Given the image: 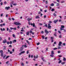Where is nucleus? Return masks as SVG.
Returning a JSON list of instances; mask_svg holds the SVG:
<instances>
[{"instance_id":"22","label":"nucleus","mask_w":66,"mask_h":66,"mask_svg":"<svg viewBox=\"0 0 66 66\" xmlns=\"http://www.w3.org/2000/svg\"><path fill=\"white\" fill-rule=\"evenodd\" d=\"M59 38H62V35L60 34V35L59 36Z\"/></svg>"},{"instance_id":"25","label":"nucleus","mask_w":66,"mask_h":66,"mask_svg":"<svg viewBox=\"0 0 66 66\" xmlns=\"http://www.w3.org/2000/svg\"><path fill=\"white\" fill-rule=\"evenodd\" d=\"M59 57H62V55H58Z\"/></svg>"},{"instance_id":"8","label":"nucleus","mask_w":66,"mask_h":66,"mask_svg":"<svg viewBox=\"0 0 66 66\" xmlns=\"http://www.w3.org/2000/svg\"><path fill=\"white\" fill-rule=\"evenodd\" d=\"M62 43L61 42H59L58 44L59 46H61V45H62Z\"/></svg>"},{"instance_id":"2","label":"nucleus","mask_w":66,"mask_h":66,"mask_svg":"<svg viewBox=\"0 0 66 66\" xmlns=\"http://www.w3.org/2000/svg\"><path fill=\"white\" fill-rule=\"evenodd\" d=\"M0 52L1 54V56H2V57L3 56V51L2 50H1L0 51Z\"/></svg>"},{"instance_id":"45","label":"nucleus","mask_w":66,"mask_h":66,"mask_svg":"<svg viewBox=\"0 0 66 66\" xmlns=\"http://www.w3.org/2000/svg\"><path fill=\"white\" fill-rule=\"evenodd\" d=\"M58 33H59V34H61V32L60 31L58 30Z\"/></svg>"},{"instance_id":"5","label":"nucleus","mask_w":66,"mask_h":66,"mask_svg":"<svg viewBox=\"0 0 66 66\" xmlns=\"http://www.w3.org/2000/svg\"><path fill=\"white\" fill-rule=\"evenodd\" d=\"M50 24L48 23V29H51L50 28H51V26Z\"/></svg>"},{"instance_id":"37","label":"nucleus","mask_w":66,"mask_h":66,"mask_svg":"<svg viewBox=\"0 0 66 66\" xmlns=\"http://www.w3.org/2000/svg\"><path fill=\"white\" fill-rule=\"evenodd\" d=\"M40 44V43L39 42L37 44V45H39Z\"/></svg>"},{"instance_id":"21","label":"nucleus","mask_w":66,"mask_h":66,"mask_svg":"<svg viewBox=\"0 0 66 66\" xmlns=\"http://www.w3.org/2000/svg\"><path fill=\"white\" fill-rule=\"evenodd\" d=\"M66 58H65V57H63V61H66Z\"/></svg>"},{"instance_id":"1","label":"nucleus","mask_w":66,"mask_h":66,"mask_svg":"<svg viewBox=\"0 0 66 66\" xmlns=\"http://www.w3.org/2000/svg\"><path fill=\"white\" fill-rule=\"evenodd\" d=\"M14 24L15 25H18L19 26V25H21V24L20 23L18 22H15L14 23Z\"/></svg>"},{"instance_id":"31","label":"nucleus","mask_w":66,"mask_h":66,"mask_svg":"<svg viewBox=\"0 0 66 66\" xmlns=\"http://www.w3.org/2000/svg\"><path fill=\"white\" fill-rule=\"evenodd\" d=\"M57 49V48H54V50H56V49Z\"/></svg>"},{"instance_id":"32","label":"nucleus","mask_w":66,"mask_h":66,"mask_svg":"<svg viewBox=\"0 0 66 66\" xmlns=\"http://www.w3.org/2000/svg\"><path fill=\"white\" fill-rule=\"evenodd\" d=\"M50 56H51L52 57H53L54 56L53 55H50Z\"/></svg>"},{"instance_id":"62","label":"nucleus","mask_w":66,"mask_h":66,"mask_svg":"<svg viewBox=\"0 0 66 66\" xmlns=\"http://www.w3.org/2000/svg\"><path fill=\"white\" fill-rule=\"evenodd\" d=\"M17 28H18V29H19V28H20V27H19V26H18Z\"/></svg>"},{"instance_id":"53","label":"nucleus","mask_w":66,"mask_h":66,"mask_svg":"<svg viewBox=\"0 0 66 66\" xmlns=\"http://www.w3.org/2000/svg\"><path fill=\"white\" fill-rule=\"evenodd\" d=\"M0 4L1 5H3V3L2 2H1V3H0Z\"/></svg>"},{"instance_id":"29","label":"nucleus","mask_w":66,"mask_h":66,"mask_svg":"<svg viewBox=\"0 0 66 66\" xmlns=\"http://www.w3.org/2000/svg\"><path fill=\"white\" fill-rule=\"evenodd\" d=\"M10 44H12V41H10L9 42Z\"/></svg>"},{"instance_id":"57","label":"nucleus","mask_w":66,"mask_h":66,"mask_svg":"<svg viewBox=\"0 0 66 66\" xmlns=\"http://www.w3.org/2000/svg\"><path fill=\"white\" fill-rule=\"evenodd\" d=\"M9 20H11V18H9L8 19Z\"/></svg>"},{"instance_id":"30","label":"nucleus","mask_w":66,"mask_h":66,"mask_svg":"<svg viewBox=\"0 0 66 66\" xmlns=\"http://www.w3.org/2000/svg\"><path fill=\"white\" fill-rule=\"evenodd\" d=\"M13 5L15 6V5H17V4H16V3H15V4L14 3L13 4Z\"/></svg>"},{"instance_id":"9","label":"nucleus","mask_w":66,"mask_h":66,"mask_svg":"<svg viewBox=\"0 0 66 66\" xmlns=\"http://www.w3.org/2000/svg\"><path fill=\"white\" fill-rule=\"evenodd\" d=\"M23 49V48L22 47H21L20 48V51H22Z\"/></svg>"},{"instance_id":"7","label":"nucleus","mask_w":66,"mask_h":66,"mask_svg":"<svg viewBox=\"0 0 66 66\" xmlns=\"http://www.w3.org/2000/svg\"><path fill=\"white\" fill-rule=\"evenodd\" d=\"M10 9V7L8 6V7H6L5 8V10H8L9 9Z\"/></svg>"},{"instance_id":"34","label":"nucleus","mask_w":66,"mask_h":66,"mask_svg":"<svg viewBox=\"0 0 66 66\" xmlns=\"http://www.w3.org/2000/svg\"><path fill=\"white\" fill-rule=\"evenodd\" d=\"M51 39L52 40L53 39V37H51Z\"/></svg>"},{"instance_id":"17","label":"nucleus","mask_w":66,"mask_h":66,"mask_svg":"<svg viewBox=\"0 0 66 66\" xmlns=\"http://www.w3.org/2000/svg\"><path fill=\"white\" fill-rule=\"evenodd\" d=\"M26 35H29V31H28L26 33Z\"/></svg>"},{"instance_id":"60","label":"nucleus","mask_w":66,"mask_h":66,"mask_svg":"<svg viewBox=\"0 0 66 66\" xmlns=\"http://www.w3.org/2000/svg\"><path fill=\"white\" fill-rule=\"evenodd\" d=\"M58 53H61V51H58Z\"/></svg>"},{"instance_id":"4","label":"nucleus","mask_w":66,"mask_h":66,"mask_svg":"<svg viewBox=\"0 0 66 66\" xmlns=\"http://www.w3.org/2000/svg\"><path fill=\"white\" fill-rule=\"evenodd\" d=\"M7 42V40H6V39H4V40H3V43L4 44H5Z\"/></svg>"},{"instance_id":"33","label":"nucleus","mask_w":66,"mask_h":66,"mask_svg":"<svg viewBox=\"0 0 66 66\" xmlns=\"http://www.w3.org/2000/svg\"><path fill=\"white\" fill-rule=\"evenodd\" d=\"M33 27H35V24H34V23H33V25H32Z\"/></svg>"},{"instance_id":"59","label":"nucleus","mask_w":66,"mask_h":66,"mask_svg":"<svg viewBox=\"0 0 66 66\" xmlns=\"http://www.w3.org/2000/svg\"><path fill=\"white\" fill-rule=\"evenodd\" d=\"M10 54H12V53H13V52H10Z\"/></svg>"},{"instance_id":"63","label":"nucleus","mask_w":66,"mask_h":66,"mask_svg":"<svg viewBox=\"0 0 66 66\" xmlns=\"http://www.w3.org/2000/svg\"><path fill=\"white\" fill-rule=\"evenodd\" d=\"M41 33H42V34H43V33H44V32L43 31H42L41 32Z\"/></svg>"},{"instance_id":"26","label":"nucleus","mask_w":66,"mask_h":66,"mask_svg":"<svg viewBox=\"0 0 66 66\" xmlns=\"http://www.w3.org/2000/svg\"><path fill=\"white\" fill-rule=\"evenodd\" d=\"M65 62H63L61 63V64H62V65H63V64H65Z\"/></svg>"},{"instance_id":"36","label":"nucleus","mask_w":66,"mask_h":66,"mask_svg":"<svg viewBox=\"0 0 66 66\" xmlns=\"http://www.w3.org/2000/svg\"><path fill=\"white\" fill-rule=\"evenodd\" d=\"M54 11V9H52L51 10V11L52 12H53V11Z\"/></svg>"},{"instance_id":"20","label":"nucleus","mask_w":66,"mask_h":66,"mask_svg":"<svg viewBox=\"0 0 66 66\" xmlns=\"http://www.w3.org/2000/svg\"><path fill=\"white\" fill-rule=\"evenodd\" d=\"M6 55L5 54L4 55V56L3 57V59H5V57H6Z\"/></svg>"},{"instance_id":"41","label":"nucleus","mask_w":66,"mask_h":66,"mask_svg":"<svg viewBox=\"0 0 66 66\" xmlns=\"http://www.w3.org/2000/svg\"><path fill=\"white\" fill-rule=\"evenodd\" d=\"M49 23H52V21H49Z\"/></svg>"},{"instance_id":"54","label":"nucleus","mask_w":66,"mask_h":66,"mask_svg":"<svg viewBox=\"0 0 66 66\" xmlns=\"http://www.w3.org/2000/svg\"><path fill=\"white\" fill-rule=\"evenodd\" d=\"M13 37H15V35L13 34Z\"/></svg>"},{"instance_id":"11","label":"nucleus","mask_w":66,"mask_h":66,"mask_svg":"<svg viewBox=\"0 0 66 66\" xmlns=\"http://www.w3.org/2000/svg\"><path fill=\"white\" fill-rule=\"evenodd\" d=\"M57 21H58V20H55L54 21V22L55 23H56V22H57Z\"/></svg>"},{"instance_id":"64","label":"nucleus","mask_w":66,"mask_h":66,"mask_svg":"<svg viewBox=\"0 0 66 66\" xmlns=\"http://www.w3.org/2000/svg\"><path fill=\"white\" fill-rule=\"evenodd\" d=\"M64 1H62L61 2V3H64Z\"/></svg>"},{"instance_id":"44","label":"nucleus","mask_w":66,"mask_h":66,"mask_svg":"<svg viewBox=\"0 0 66 66\" xmlns=\"http://www.w3.org/2000/svg\"><path fill=\"white\" fill-rule=\"evenodd\" d=\"M45 4H48V1H46V2H45Z\"/></svg>"},{"instance_id":"58","label":"nucleus","mask_w":66,"mask_h":66,"mask_svg":"<svg viewBox=\"0 0 66 66\" xmlns=\"http://www.w3.org/2000/svg\"><path fill=\"white\" fill-rule=\"evenodd\" d=\"M28 24L29 25H30L31 24V23H30V22H28Z\"/></svg>"},{"instance_id":"3","label":"nucleus","mask_w":66,"mask_h":66,"mask_svg":"<svg viewBox=\"0 0 66 66\" xmlns=\"http://www.w3.org/2000/svg\"><path fill=\"white\" fill-rule=\"evenodd\" d=\"M65 28V26L63 25H61L60 28L61 30H64V28Z\"/></svg>"},{"instance_id":"14","label":"nucleus","mask_w":66,"mask_h":66,"mask_svg":"<svg viewBox=\"0 0 66 66\" xmlns=\"http://www.w3.org/2000/svg\"><path fill=\"white\" fill-rule=\"evenodd\" d=\"M32 19L31 18H28V19H27V20L28 21H30V20H31Z\"/></svg>"},{"instance_id":"27","label":"nucleus","mask_w":66,"mask_h":66,"mask_svg":"<svg viewBox=\"0 0 66 66\" xmlns=\"http://www.w3.org/2000/svg\"><path fill=\"white\" fill-rule=\"evenodd\" d=\"M24 53H25V51H23L21 52V53L22 54Z\"/></svg>"},{"instance_id":"18","label":"nucleus","mask_w":66,"mask_h":66,"mask_svg":"<svg viewBox=\"0 0 66 66\" xmlns=\"http://www.w3.org/2000/svg\"><path fill=\"white\" fill-rule=\"evenodd\" d=\"M26 41L27 42V43L28 44H30V42H29V41H28V40H26Z\"/></svg>"},{"instance_id":"19","label":"nucleus","mask_w":66,"mask_h":66,"mask_svg":"<svg viewBox=\"0 0 66 66\" xmlns=\"http://www.w3.org/2000/svg\"><path fill=\"white\" fill-rule=\"evenodd\" d=\"M54 4H53V3L51 4L50 5L51 6H54Z\"/></svg>"},{"instance_id":"42","label":"nucleus","mask_w":66,"mask_h":66,"mask_svg":"<svg viewBox=\"0 0 66 66\" xmlns=\"http://www.w3.org/2000/svg\"><path fill=\"white\" fill-rule=\"evenodd\" d=\"M10 57V56H7L6 58V59H7V58H8V57Z\"/></svg>"},{"instance_id":"35","label":"nucleus","mask_w":66,"mask_h":66,"mask_svg":"<svg viewBox=\"0 0 66 66\" xmlns=\"http://www.w3.org/2000/svg\"><path fill=\"white\" fill-rule=\"evenodd\" d=\"M29 32H30V33H32V31L30 30L29 31Z\"/></svg>"},{"instance_id":"24","label":"nucleus","mask_w":66,"mask_h":66,"mask_svg":"<svg viewBox=\"0 0 66 66\" xmlns=\"http://www.w3.org/2000/svg\"><path fill=\"white\" fill-rule=\"evenodd\" d=\"M60 5V4H59V3H57V5H56V6H59Z\"/></svg>"},{"instance_id":"52","label":"nucleus","mask_w":66,"mask_h":66,"mask_svg":"<svg viewBox=\"0 0 66 66\" xmlns=\"http://www.w3.org/2000/svg\"><path fill=\"white\" fill-rule=\"evenodd\" d=\"M9 32L10 33V32H12V31H11V30L9 29Z\"/></svg>"},{"instance_id":"6","label":"nucleus","mask_w":66,"mask_h":66,"mask_svg":"<svg viewBox=\"0 0 66 66\" xmlns=\"http://www.w3.org/2000/svg\"><path fill=\"white\" fill-rule=\"evenodd\" d=\"M44 32L46 34H48L49 33V31H47V30L46 29H45V30Z\"/></svg>"},{"instance_id":"16","label":"nucleus","mask_w":66,"mask_h":66,"mask_svg":"<svg viewBox=\"0 0 66 66\" xmlns=\"http://www.w3.org/2000/svg\"><path fill=\"white\" fill-rule=\"evenodd\" d=\"M34 59H37V58H38V56H37V55L36 56H34Z\"/></svg>"},{"instance_id":"48","label":"nucleus","mask_w":66,"mask_h":66,"mask_svg":"<svg viewBox=\"0 0 66 66\" xmlns=\"http://www.w3.org/2000/svg\"><path fill=\"white\" fill-rule=\"evenodd\" d=\"M29 50H28L27 52V54H28L29 53Z\"/></svg>"},{"instance_id":"55","label":"nucleus","mask_w":66,"mask_h":66,"mask_svg":"<svg viewBox=\"0 0 66 66\" xmlns=\"http://www.w3.org/2000/svg\"><path fill=\"white\" fill-rule=\"evenodd\" d=\"M45 26L46 28H47L48 27V26H47V24H46L45 25Z\"/></svg>"},{"instance_id":"38","label":"nucleus","mask_w":66,"mask_h":66,"mask_svg":"<svg viewBox=\"0 0 66 66\" xmlns=\"http://www.w3.org/2000/svg\"><path fill=\"white\" fill-rule=\"evenodd\" d=\"M13 29L15 31H16V28L15 27L14 28H13Z\"/></svg>"},{"instance_id":"40","label":"nucleus","mask_w":66,"mask_h":66,"mask_svg":"<svg viewBox=\"0 0 66 66\" xmlns=\"http://www.w3.org/2000/svg\"><path fill=\"white\" fill-rule=\"evenodd\" d=\"M53 15H54V16H55V17H56V14H55V13H54Z\"/></svg>"},{"instance_id":"49","label":"nucleus","mask_w":66,"mask_h":66,"mask_svg":"<svg viewBox=\"0 0 66 66\" xmlns=\"http://www.w3.org/2000/svg\"><path fill=\"white\" fill-rule=\"evenodd\" d=\"M10 29H11V30H12V29H14V28H13L12 27H10Z\"/></svg>"},{"instance_id":"10","label":"nucleus","mask_w":66,"mask_h":66,"mask_svg":"<svg viewBox=\"0 0 66 66\" xmlns=\"http://www.w3.org/2000/svg\"><path fill=\"white\" fill-rule=\"evenodd\" d=\"M36 19H39L40 18V17L39 16L37 15L36 17Z\"/></svg>"},{"instance_id":"51","label":"nucleus","mask_w":66,"mask_h":66,"mask_svg":"<svg viewBox=\"0 0 66 66\" xmlns=\"http://www.w3.org/2000/svg\"><path fill=\"white\" fill-rule=\"evenodd\" d=\"M21 65H22V66H24V64L23 63H22L21 64Z\"/></svg>"},{"instance_id":"23","label":"nucleus","mask_w":66,"mask_h":66,"mask_svg":"<svg viewBox=\"0 0 66 66\" xmlns=\"http://www.w3.org/2000/svg\"><path fill=\"white\" fill-rule=\"evenodd\" d=\"M62 63V61L61 60H59V61L58 63L60 64V63Z\"/></svg>"},{"instance_id":"47","label":"nucleus","mask_w":66,"mask_h":66,"mask_svg":"<svg viewBox=\"0 0 66 66\" xmlns=\"http://www.w3.org/2000/svg\"><path fill=\"white\" fill-rule=\"evenodd\" d=\"M57 48L58 49H61V47L60 46H59Z\"/></svg>"},{"instance_id":"12","label":"nucleus","mask_w":66,"mask_h":66,"mask_svg":"<svg viewBox=\"0 0 66 66\" xmlns=\"http://www.w3.org/2000/svg\"><path fill=\"white\" fill-rule=\"evenodd\" d=\"M12 42L13 43H16V39H15L14 40H13L12 41Z\"/></svg>"},{"instance_id":"50","label":"nucleus","mask_w":66,"mask_h":66,"mask_svg":"<svg viewBox=\"0 0 66 66\" xmlns=\"http://www.w3.org/2000/svg\"><path fill=\"white\" fill-rule=\"evenodd\" d=\"M42 60H43V61L44 62V61H45V60L44 59H43V58H42Z\"/></svg>"},{"instance_id":"61","label":"nucleus","mask_w":66,"mask_h":66,"mask_svg":"<svg viewBox=\"0 0 66 66\" xmlns=\"http://www.w3.org/2000/svg\"><path fill=\"white\" fill-rule=\"evenodd\" d=\"M30 55L29 54L28 56L29 58H30Z\"/></svg>"},{"instance_id":"56","label":"nucleus","mask_w":66,"mask_h":66,"mask_svg":"<svg viewBox=\"0 0 66 66\" xmlns=\"http://www.w3.org/2000/svg\"><path fill=\"white\" fill-rule=\"evenodd\" d=\"M12 51H13V52H14L15 51V50H14V48L12 49Z\"/></svg>"},{"instance_id":"15","label":"nucleus","mask_w":66,"mask_h":66,"mask_svg":"<svg viewBox=\"0 0 66 66\" xmlns=\"http://www.w3.org/2000/svg\"><path fill=\"white\" fill-rule=\"evenodd\" d=\"M4 48H3V50H6V46H4Z\"/></svg>"},{"instance_id":"39","label":"nucleus","mask_w":66,"mask_h":66,"mask_svg":"<svg viewBox=\"0 0 66 66\" xmlns=\"http://www.w3.org/2000/svg\"><path fill=\"white\" fill-rule=\"evenodd\" d=\"M12 20H13L14 21L15 20V19H14V18H12Z\"/></svg>"},{"instance_id":"43","label":"nucleus","mask_w":66,"mask_h":66,"mask_svg":"<svg viewBox=\"0 0 66 66\" xmlns=\"http://www.w3.org/2000/svg\"><path fill=\"white\" fill-rule=\"evenodd\" d=\"M9 47H10V48H12V45H9Z\"/></svg>"},{"instance_id":"13","label":"nucleus","mask_w":66,"mask_h":66,"mask_svg":"<svg viewBox=\"0 0 66 66\" xmlns=\"http://www.w3.org/2000/svg\"><path fill=\"white\" fill-rule=\"evenodd\" d=\"M54 54V51H51V54L52 55H53V54Z\"/></svg>"},{"instance_id":"28","label":"nucleus","mask_w":66,"mask_h":66,"mask_svg":"<svg viewBox=\"0 0 66 66\" xmlns=\"http://www.w3.org/2000/svg\"><path fill=\"white\" fill-rule=\"evenodd\" d=\"M6 43H7V44L8 45H9L10 44V42H7Z\"/></svg>"},{"instance_id":"46","label":"nucleus","mask_w":66,"mask_h":66,"mask_svg":"<svg viewBox=\"0 0 66 66\" xmlns=\"http://www.w3.org/2000/svg\"><path fill=\"white\" fill-rule=\"evenodd\" d=\"M0 27H3V24H0Z\"/></svg>"}]
</instances>
